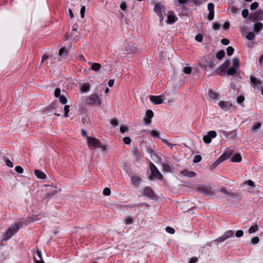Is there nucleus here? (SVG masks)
<instances>
[{"mask_svg":"<svg viewBox=\"0 0 263 263\" xmlns=\"http://www.w3.org/2000/svg\"><path fill=\"white\" fill-rule=\"evenodd\" d=\"M22 227L23 224L22 222H17L14 224L11 225L3 233L1 240L2 241H7L15 234Z\"/></svg>","mask_w":263,"mask_h":263,"instance_id":"obj_1","label":"nucleus"},{"mask_svg":"<svg viewBox=\"0 0 263 263\" xmlns=\"http://www.w3.org/2000/svg\"><path fill=\"white\" fill-rule=\"evenodd\" d=\"M218 63V62L215 63L214 55L209 54L203 59L199 66L201 68L209 70L214 68Z\"/></svg>","mask_w":263,"mask_h":263,"instance_id":"obj_2","label":"nucleus"},{"mask_svg":"<svg viewBox=\"0 0 263 263\" xmlns=\"http://www.w3.org/2000/svg\"><path fill=\"white\" fill-rule=\"evenodd\" d=\"M87 140L88 146H93L95 148L102 149L103 151L107 150V145H102L97 139L91 137H87Z\"/></svg>","mask_w":263,"mask_h":263,"instance_id":"obj_3","label":"nucleus"},{"mask_svg":"<svg viewBox=\"0 0 263 263\" xmlns=\"http://www.w3.org/2000/svg\"><path fill=\"white\" fill-rule=\"evenodd\" d=\"M154 10L160 17V23H161L164 19L163 14H165V6L157 3L154 5Z\"/></svg>","mask_w":263,"mask_h":263,"instance_id":"obj_4","label":"nucleus"},{"mask_svg":"<svg viewBox=\"0 0 263 263\" xmlns=\"http://www.w3.org/2000/svg\"><path fill=\"white\" fill-rule=\"evenodd\" d=\"M262 82L252 75L250 76V84L254 89L259 90L262 88Z\"/></svg>","mask_w":263,"mask_h":263,"instance_id":"obj_5","label":"nucleus"},{"mask_svg":"<svg viewBox=\"0 0 263 263\" xmlns=\"http://www.w3.org/2000/svg\"><path fill=\"white\" fill-rule=\"evenodd\" d=\"M149 167L151 169L152 174L157 179L162 180L163 177L161 173L157 169L156 166L152 162L149 163Z\"/></svg>","mask_w":263,"mask_h":263,"instance_id":"obj_6","label":"nucleus"},{"mask_svg":"<svg viewBox=\"0 0 263 263\" xmlns=\"http://www.w3.org/2000/svg\"><path fill=\"white\" fill-rule=\"evenodd\" d=\"M263 20V11L259 10L255 13H252L249 16V20L252 22H255L256 21H262Z\"/></svg>","mask_w":263,"mask_h":263,"instance_id":"obj_7","label":"nucleus"},{"mask_svg":"<svg viewBox=\"0 0 263 263\" xmlns=\"http://www.w3.org/2000/svg\"><path fill=\"white\" fill-rule=\"evenodd\" d=\"M233 232L232 230H229L226 232L224 234L218 238L216 239L214 241L216 245H218L219 243L223 242L226 239L233 236Z\"/></svg>","mask_w":263,"mask_h":263,"instance_id":"obj_8","label":"nucleus"},{"mask_svg":"<svg viewBox=\"0 0 263 263\" xmlns=\"http://www.w3.org/2000/svg\"><path fill=\"white\" fill-rule=\"evenodd\" d=\"M197 189L199 193L206 196H213L214 195L211 186L201 185L197 187Z\"/></svg>","mask_w":263,"mask_h":263,"instance_id":"obj_9","label":"nucleus"},{"mask_svg":"<svg viewBox=\"0 0 263 263\" xmlns=\"http://www.w3.org/2000/svg\"><path fill=\"white\" fill-rule=\"evenodd\" d=\"M86 103L90 105H100L101 101L97 95L92 94L87 98Z\"/></svg>","mask_w":263,"mask_h":263,"instance_id":"obj_10","label":"nucleus"},{"mask_svg":"<svg viewBox=\"0 0 263 263\" xmlns=\"http://www.w3.org/2000/svg\"><path fill=\"white\" fill-rule=\"evenodd\" d=\"M143 195L150 199H152L155 195L154 191L149 186L144 188Z\"/></svg>","mask_w":263,"mask_h":263,"instance_id":"obj_11","label":"nucleus"},{"mask_svg":"<svg viewBox=\"0 0 263 263\" xmlns=\"http://www.w3.org/2000/svg\"><path fill=\"white\" fill-rule=\"evenodd\" d=\"M177 17L174 15V12L172 10L168 11L167 12V23L168 24H172L174 23L176 20Z\"/></svg>","mask_w":263,"mask_h":263,"instance_id":"obj_12","label":"nucleus"},{"mask_svg":"<svg viewBox=\"0 0 263 263\" xmlns=\"http://www.w3.org/2000/svg\"><path fill=\"white\" fill-rule=\"evenodd\" d=\"M150 101L155 105L160 104L163 103V100L161 96H149Z\"/></svg>","mask_w":263,"mask_h":263,"instance_id":"obj_13","label":"nucleus"},{"mask_svg":"<svg viewBox=\"0 0 263 263\" xmlns=\"http://www.w3.org/2000/svg\"><path fill=\"white\" fill-rule=\"evenodd\" d=\"M219 132L223 134V135L227 138L231 139H234L236 137L237 133L234 130L228 132L224 130H220Z\"/></svg>","mask_w":263,"mask_h":263,"instance_id":"obj_14","label":"nucleus"},{"mask_svg":"<svg viewBox=\"0 0 263 263\" xmlns=\"http://www.w3.org/2000/svg\"><path fill=\"white\" fill-rule=\"evenodd\" d=\"M180 174L185 177H187L189 178H193L196 176V174L195 172L189 171L187 169H184L180 172Z\"/></svg>","mask_w":263,"mask_h":263,"instance_id":"obj_15","label":"nucleus"},{"mask_svg":"<svg viewBox=\"0 0 263 263\" xmlns=\"http://www.w3.org/2000/svg\"><path fill=\"white\" fill-rule=\"evenodd\" d=\"M131 183L136 188H138L141 181V178L138 176H133L130 178Z\"/></svg>","mask_w":263,"mask_h":263,"instance_id":"obj_16","label":"nucleus"},{"mask_svg":"<svg viewBox=\"0 0 263 263\" xmlns=\"http://www.w3.org/2000/svg\"><path fill=\"white\" fill-rule=\"evenodd\" d=\"M90 85L89 83H84L80 85V91L81 93H86L90 90Z\"/></svg>","mask_w":263,"mask_h":263,"instance_id":"obj_17","label":"nucleus"},{"mask_svg":"<svg viewBox=\"0 0 263 263\" xmlns=\"http://www.w3.org/2000/svg\"><path fill=\"white\" fill-rule=\"evenodd\" d=\"M227 69L224 68V67H222L221 65L217 68L215 71L214 72L216 73L217 75L223 76L226 75L227 73Z\"/></svg>","mask_w":263,"mask_h":263,"instance_id":"obj_18","label":"nucleus"},{"mask_svg":"<svg viewBox=\"0 0 263 263\" xmlns=\"http://www.w3.org/2000/svg\"><path fill=\"white\" fill-rule=\"evenodd\" d=\"M218 105L220 107L221 109L226 110H227L228 108L232 106L231 104L229 102L224 101H220L218 103Z\"/></svg>","mask_w":263,"mask_h":263,"instance_id":"obj_19","label":"nucleus"},{"mask_svg":"<svg viewBox=\"0 0 263 263\" xmlns=\"http://www.w3.org/2000/svg\"><path fill=\"white\" fill-rule=\"evenodd\" d=\"M34 174L36 177L39 179H45L47 177L45 173L39 170H35Z\"/></svg>","mask_w":263,"mask_h":263,"instance_id":"obj_20","label":"nucleus"},{"mask_svg":"<svg viewBox=\"0 0 263 263\" xmlns=\"http://www.w3.org/2000/svg\"><path fill=\"white\" fill-rule=\"evenodd\" d=\"M58 106V104L57 103H52L49 106L46 107L44 109V112L45 114H47L49 111L55 109L56 107Z\"/></svg>","mask_w":263,"mask_h":263,"instance_id":"obj_21","label":"nucleus"},{"mask_svg":"<svg viewBox=\"0 0 263 263\" xmlns=\"http://www.w3.org/2000/svg\"><path fill=\"white\" fill-rule=\"evenodd\" d=\"M242 160V157L240 154H236L231 158V161L233 162H239Z\"/></svg>","mask_w":263,"mask_h":263,"instance_id":"obj_22","label":"nucleus"},{"mask_svg":"<svg viewBox=\"0 0 263 263\" xmlns=\"http://www.w3.org/2000/svg\"><path fill=\"white\" fill-rule=\"evenodd\" d=\"M254 32L257 33L262 28L263 25L260 22L256 23L254 25Z\"/></svg>","mask_w":263,"mask_h":263,"instance_id":"obj_23","label":"nucleus"},{"mask_svg":"<svg viewBox=\"0 0 263 263\" xmlns=\"http://www.w3.org/2000/svg\"><path fill=\"white\" fill-rule=\"evenodd\" d=\"M68 54V50L65 47H63L60 48L59 51V54L60 57H63L67 55Z\"/></svg>","mask_w":263,"mask_h":263,"instance_id":"obj_24","label":"nucleus"},{"mask_svg":"<svg viewBox=\"0 0 263 263\" xmlns=\"http://www.w3.org/2000/svg\"><path fill=\"white\" fill-rule=\"evenodd\" d=\"M261 124L259 122H254L251 128V130L253 133L256 132L260 127Z\"/></svg>","mask_w":263,"mask_h":263,"instance_id":"obj_25","label":"nucleus"},{"mask_svg":"<svg viewBox=\"0 0 263 263\" xmlns=\"http://www.w3.org/2000/svg\"><path fill=\"white\" fill-rule=\"evenodd\" d=\"M101 67V65L99 63H95L91 65V69L95 71H98L100 70Z\"/></svg>","mask_w":263,"mask_h":263,"instance_id":"obj_26","label":"nucleus"},{"mask_svg":"<svg viewBox=\"0 0 263 263\" xmlns=\"http://www.w3.org/2000/svg\"><path fill=\"white\" fill-rule=\"evenodd\" d=\"M134 218L131 216H127L124 219V223L126 224H131L134 222Z\"/></svg>","mask_w":263,"mask_h":263,"instance_id":"obj_27","label":"nucleus"},{"mask_svg":"<svg viewBox=\"0 0 263 263\" xmlns=\"http://www.w3.org/2000/svg\"><path fill=\"white\" fill-rule=\"evenodd\" d=\"M133 155L137 159L141 158L140 151L138 148H134L133 151Z\"/></svg>","mask_w":263,"mask_h":263,"instance_id":"obj_28","label":"nucleus"},{"mask_svg":"<svg viewBox=\"0 0 263 263\" xmlns=\"http://www.w3.org/2000/svg\"><path fill=\"white\" fill-rule=\"evenodd\" d=\"M225 55V52L223 50H220L216 53V58L220 60L223 58Z\"/></svg>","mask_w":263,"mask_h":263,"instance_id":"obj_29","label":"nucleus"},{"mask_svg":"<svg viewBox=\"0 0 263 263\" xmlns=\"http://www.w3.org/2000/svg\"><path fill=\"white\" fill-rule=\"evenodd\" d=\"M127 206L129 208H135V207H139V206H148V204L146 203L143 202V203H138V204H130V205H128Z\"/></svg>","mask_w":263,"mask_h":263,"instance_id":"obj_30","label":"nucleus"},{"mask_svg":"<svg viewBox=\"0 0 263 263\" xmlns=\"http://www.w3.org/2000/svg\"><path fill=\"white\" fill-rule=\"evenodd\" d=\"M217 94L212 90H210L208 92V96L211 99H216L217 97Z\"/></svg>","mask_w":263,"mask_h":263,"instance_id":"obj_31","label":"nucleus"},{"mask_svg":"<svg viewBox=\"0 0 263 263\" xmlns=\"http://www.w3.org/2000/svg\"><path fill=\"white\" fill-rule=\"evenodd\" d=\"M258 229V227L257 224L251 226L248 230L249 233H253L256 232Z\"/></svg>","mask_w":263,"mask_h":263,"instance_id":"obj_32","label":"nucleus"},{"mask_svg":"<svg viewBox=\"0 0 263 263\" xmlns=\"http://www.w3.org/2000/svg\"><path fill=\"white\" fill-rule=\"evenodd\" d=\"M236 73L235 68L231 67L227 70V74L228 75L233 76Z\"/></svg>","mask_w":263,"mask_h":263,"instance_id":"obj_33","label":"nucleus"},{"mask_svg":"<svg viewBox=\"0 0 263 263\" xmlns=\"http://www.w3.org/2000/svg\"><path fill=\"white\" fill-rule=\"evenodd\" d=\"M162 166L164 171H165L166 172H172L171 167L168 164L162 163Z\"/></svg>","mask_w":263,"mask_h":263,"instance_id":"obj_34","label":"nucleus"},{"mask_svg":"<svg viewBox=\"0 0 263 263\" xmlns=\"http://www.w3.org/2000/svg\"><path fill=\"white\" fill-rule=\"evenodd\" d=\"M151 135L154 138H157V139L160 138L159 133L158 131L154 130H152V131H151Z\"/></svg>","mask_w":263,"mask_h":263,"instance_id":"obj_35","label":"nucleus"},{"mask_svg":"<svg viewBox=\"0 0 263 263\" xmlns=\"http://www.w3.org/2000/svg\"><path fill=\"white\" fill-rule=\"evenodd\" d=\"M110 124L114 127H116L119 125L118 120L117 118L115 117L110 120Z\"/></svg>","mask_w":263,"mask_h":263,"instance_id":"obj_36","label":"nucleus"},{"mask_svg":"<svg viewBox=\"0 0 263 263\" xmlns=\"http://www.w3.org/2000/svg\"><path fill=\"white\" fill-rule=\"evenodd\" d=\"M58 98H59V101H60V103H61L62 104L64 105L67 103V99L64 95H62Z\"/></svg>","mask_w":263,"mask_h":263,"instance_id":"obj_37","label":"nucleus"},{"mask_svg":"<svg viewBox=\"0 0 263 263\" xmlns=\"http://www.w3.org/2000/svg\"><path fill=\"white\" fill-rule=\"evenodd\" d=\"M246 38L250 41H252L254 40L255 37L254 32H249L248 34L246 35Z\"/></svg>","mask_w":263,"mask_h":263,"instance_id":"obj_38","label":"nucleus"},{"mask_svg":"<svg viewBox=\"0 0 263 263\" xmlns=\"http://www.w3.org/2000/svg\"><path fill=\"white\" fill-rule=\"evenodd\" d=\"M146 152L148 154H151V156L152 157L153 155L155 156L158 157L157 155L155 153V151L153 149V148L151 147H146Z\"/></svg>","mask_w":263,"mask_h":263,"instance_id":"obj_39","label":"nucleus"},{"mask_svg":"<svg viewBox=\"0 0 263 263\" xmlns=\"http://www.w3.org/2000/svg\"><path fill=\"white\" fill-rule=\"evenodd\" d=\"M234 49L232 46H229L227 48V53L228 56H231L233 54Z\"/></svg>","mask_w":263,"mask_h":263,"instance_id":"obj_40","label":"nucleus"},{"mask_svg":"<svg viewBox=\"0 0 263 263\" xmlns=\"http://www.w3.org/2000/svg\"><path fill=\"white\" fill-rule=\"evenodd\" d=\"M227 196H229L233 198H238L239 197L238 193H233V192H228L227 194Z\"/></svg>","mask_w":263,"mask_h":263,"instance_id":"obj_41","label":"nucleus"},{"mask_svg":"<svg viewBox=\"0 0 263 263\" xmlns=\"http://www.w3.org/2000/svg\"><path fill=\"white\" fill-rule=\"evenodd\" d=\"M203 141L205 143L209 144L211 142L212 139L208 136V135H205L203 137Z\"/></svg>","mask_w":263,"mask_h":263,"instance_id":"obj_42","label":"nucleus"},{"mask_svg":"<svg viewBox=\"0 0 263 263\" xmlns=\"http://www.w3.org/2000/svg\"><path fill=\"white\" fill-rule=\"evenodd\" d=\"M146 116L147 118L152 119L154 117V112L152 110L148 109L146 111Z\"/></svg>","mask_w":263,"mask_h":263,"instance_id":"obj_43","label":"nucleus"},{"mask_svg":"<svg viewBox=\"0 0 263 263\" xmlns=\"http://www.w3.org/2000/svg\"><path fill=\"white\" fill-rule=\"evenodd\" d=\"M229 8L231 9V13H233V14L238 13L239 11V9L237 8V7H236L234 6H232L231 7H229Z\"/></svg>","mask_w":263,"mask_h":263,"instance_id":"obj_44","label":"nucleus"},{"mask_svg":"<svg viewBox=\"0 0 263 263\" xmlns=\"http://www.w3.org/2000/svg\"><path fill=\"white\" fill-rule=\"evenodd\" d=\"M201 156L199 155H195L194 157V159L193 160V162L195 163H197L199 162L201 160Z\"/></svg>","mask_w":263,"mask_h":263,"instance_id":"obj_45","label":"nucleus"},{"mask_svg":"<svg viewBox=\"0 0 263 263\" xmlns=\"http://www.w3.org/2000/svg\"><path fill=\"white\" fill-rule=\"evenodd\" d=\"M208 136H209L212 139L214 138L217 136V133L214 130H211L208 133Z\"/></svg>","mask_w":263,"mask_h":263,"instance_id":"obj_46","label":"nucleus"},{"mask_svg":"<svg viewBox=\"0 0 263 263\" xmlns=\"http://www.w3.org/2000/svg\"><path fill=\"white\" fill-rule=\"evenodd\" d=\"M4 160L5 161L6 164L7 166H8L10 167H13V164L12 162L9 159H8L6 157H5Z\"/></svg>","mask_w":263,"mask_h":263,"instance_id":"obj_47","label":"nucleus"},{"mask_svg":"<svg viewBox=\"0 0 263 263\" xmlns=\"http://www.w3.org/2000/svg\"><path fill=\"white\" fill-rule=\"evenodd\" d=\"M243 184H248V185L251 186L252 187H254L255 186L254 182L251 180H248L246 181L242 184V185H243Z\"/></svg>","mask_w":263,"mask_h":263,"instance_id":"obj_48","label":"nucleus"},{"mask_svg":"<svg viewBox=\"0 0 263 263\" xmlns=\"http://www.w3.org/2000/svg\"><path fill=\"white\" fill-rule=\"evenodd\" d=\"M259 238L257 236L254 237L251 239V243L254 245L258 243L259 242Z\"/></svg>","mask_w":263,"mask_h":263,"instance_id":"obj_49","label":"nucleus"},{"mask_svg":"<svg viewBox=\"0 0 263 263\" xmlns=\"http://www.w3.org/2000/svg\"><path fill=\"white\" fill-rule=\"evenodd\" d=\"M233 65L234 67H238L239 66V60L237 58H234L233 60Z\"/></svg>","mask_w":263,"mask_h":263,"instance_id":"obj_50","label":"nucleus"},{"mask_svg":"<svg viewBox=\"0 0 263 263\" xmlns=\"http://www.w3.org/2000/svg\"><path fill=\"white\" fill-rule=\"evenodd\" d=\"M208 9L209 12H214V4L212 3H210L208 5Z\"/></svg>","mask_w":263,"mask_h":263,"instance_id":"obj_51","label":"nucleus"},{"mask_svg":"<svg viewBox=\"0 0 263 263\" xmlns=\"http://www.w3.org/2000/svg\"><path fill=\"white\" fill-rule=\"evenodd\" d=\"M196 41L198 42H201L203 40V36L202 35L201 33H198L195 36V37Z\"/></svg>","mask_w":263,"mask_h":263,"instance_id":"obj_52","label":"nucleus"},{"mask_svg":"<svg viewBox=\"0 0 263 263\" xmlns=\"http://www.w3.org/2000/svg\"><path fill=\"white\" fill-rule=\"evenodd\" d=\"M183 71L185 74H190L192 72V68L190 67H185L183 68Z\"/></svg>","mask_w":263,"mask_h":263,"instance_id":"obj_53","label":"nucleus"},{"mask_svg":"<svg viewBox=\"0 0 263 263\" xmlns=\"http://www.w3.org/2000/svg\"><path fill=\"white\" fill-rule=\"evenodd\" d=\"M15 171L17 173L22 174L24 172V169L22 166L17 165V166H15Z\"/></svg>","mask_w":263,"mask_h":263,"instance_id":"obj_54","label":"nucleus"},{"mask_svg":"<svg viewBox=\"0 0 263 263\" xmlns=\"http://www.w3.org/2000/svg\"><path fill=\"white\" fill-rule=\"evenodd\" d=\"M258 7V3L257 2H254L251 4L250 6V9L251 10H254L256 9Z\"/></svg>","mask_w":263,"mask_h":263,"instance_id":"obj_55","label":"nucleus"},{"mask_svg":"<svg viewBox=\"0 0 263 263\" xmlns=\"http://www.w3.org/2000/svg\"><path fill=\"white\" fill-rule=\"evenodd\" d=\"M230 60L229 59H227V60L225 61V62L222 63L221 65L222 66V67H224V68H226V69H228L230 66Z\"/></svg>","mask_w":263,"mask_h":263,"instance_id":"obj_56","label":"nucleus"},{"mask_svg":"<svg viewBox=\"0 0 263 263\" xmlns=\"http://www.w3.org/2000/svg\"><path fill=\"white\" fill-rule=\"evenodd\" d=\"M242 16L244 18H247L249 15V11L247 9H245L242 11Z\"/></svg>","mask_w":263,"mask_h":263,"instance_id":"obj_57","label":"nucleus"},{"mask_svg":"<svg viewBox=\"0 0 263 263\" xmlns=\"http://www.w3.org/2000/svg\"><path fill=\"white\" fill-rule=\"evenodd\" d=\"M103 193L105 196L110 195L111 193L110 189L108 187H105L103 190Z\"/></svg>","mask_w":263,"mask_h":263,"instance_id":"obj_58","label":"nucleus"},{"mask_svg":"<svg viewBox=\"0 0 263 263\" xmlns=\"http://www.w3.org/2000/svg\"><path fill=\"white\" fill-rule=\"evenodd\" d=\"M54 96L57 98H58L62 95H61V89L60 88H57L54 92Z\"/></svg>","mask_w":263,"mask_h":263,"instance_id":"obj_59","label":"nucleus"},{"mask_svg":"<svg viewBox=\"0 0 263 263\" xmlns=\"http://www.w3.org/2000/svg\"><path fill=\"white\" fill-rule=\"evenodd\" d=\"M120 8L124 11L127 10V4L125 2H123L120 5Z\"/></svg>","mask_w":263,"mask_h":263,"instance_id":"obj_60","label":"nucleus"},{"mask_svg":"<svg viewBox=\"0 0 263 263\" xmlns=\"http://www.w3.org/2000/svg\"><path fill=\"white\" fill-rule=\"evenodd\" d=\"M221 25L218 23H214L213 24L212 28L214 30H217L220 28Z\"/></svg>","mask_w":263,"mask_h":263,"instance_id":"obj_61","label":"nucleus"},{"mask_svg":"<svg viewBox=\"0 0 263 263\" xmlns=\"http://www.w3.org/2000/svg\"><path fill=\"white\" fill-rule=\"evenodd\" d=\"M166 230V231L168 233H170L171 234H173L175 233V230L174 228H172V227H167L165 229Z\"/></svg>","mask_w":263,"mask_h":263,"instance_id":"obj_62","label":"nucleus"},{"mask_svg":"<svg viewBox=\"0 0 263 263\" xmlns=\"http://www.w3.org/2000/svg\"><path fill=\"white\" fill-rule=\"evenodd\" d=\"M229 154H228L225 152L220 156V157H222V160L224 161L228 159H229L230 157L229 156Z\"/></svg>","mask_w":263,"mask_h":263,"instance_id":"obj_63","label":"nucleus"},{"mask_svg":"<svg viewBox=\"0 0 263 263\" xmlns=\"http://www.w3.org/2000/svg\"><path fill=\"white\" fill-rule=\"evenodd\" d=\"M198 261V258L197 257H192L189 261L188 263H196Z\"/></svg>","mask_w":263,"mask_h":263,"instance_id":"obj_64","label":"nucleus"}]
</instances>
